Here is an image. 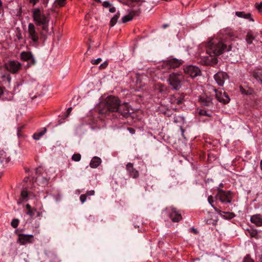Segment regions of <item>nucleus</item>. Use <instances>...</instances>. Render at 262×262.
<instances>
[{
  "label": "nucleus",
  "instance_id": "nucleus-15",
  "mask_svg": "<svg viewBox=\"0 0 262 262\" xmlns=\"http://www.w3.org/2000/svg\"><path fill=\"white\" fill-rule=\"evenodd\" d=\"M208 201L209 203L211 205V206L214 208V210L216 212H217L219 214H220L221 215H222V213H224V214H227V215L225 217L226 219H231L234 217V213H230V212H228L222 211L221 210H220L217 208L215 207L212 204L213 202V196L212 195H210L208 196Z\"/></svg>",
  "mask_w": 262,
  "mask_h": 262
},
{
  "label": "nucleus",
  "instance_id": "nucleus-48",
  "mask_svg": "<svg viewBox=\"0 0 262 262\" xmlns=\"http://www.w3.org/2000/svg\"><path fill=\"white\" fill-rule=\"evenodd\" d=\"M26 207L27 211L32 209L31 206L29 204L26 205Z\"/></svg>",
  "mask_w": 262,
  "mask_h": 262
},
{
  "label": "nucleus",
  "instance_id": "nucleus-35",
  "mask_svg": "<svg viewBox=\"0 0 262 262\" xmlns=\"http://www.w3.org/2000/svg\"><path fill=\"white\" fill-rule=\"evenodd\" d=\"M255 7L259 12H262V3H256Z\"/></svg>",
  "mask_w": 262,
  "mask_h": 262
},
{
  "label": "nucleus",
  "instance_id": "nucleus-6",
  "mask_svg": "<svg viewBox=\"0 0 262 262\" xmlns=\"http://www.w3.org/2000/svg\"><path fill=\"white\" fill-rule=\"evenodd\" d=\"M165 211L169 214V216L173 222H179L182 219L181 213L173 206L167 207Z\"/></svg>",
  "mask_w": 262,
  "mask_h": 262
},
{
  "label": "nucleus",
  "instance_id": "nucleus-5",
  "mask_svg": "<svg viewBox=\"0 0 262 262\" xmlns=\"http://www.w3.org/2000/svg\"><path fill=\"white\" fill-rule=\"evenodd\" d=\"M217 194L215 198L223 203H231L233 199L232 192L230 190L225 191L220 188H217Z\"/></svg>",
  "mask_w": 262,
  "mask_h": 262
},
{
  "label": "nucleus",
  "instance_id": "nucleus-17",
  "mask_svg": "<svg viewBox=\"0 0 262 262\" xmlns=\"http://www.w3.org/2000/svg\"><path fill=\"white\" fill-rule=\"evenodd\" d=\"M126 169L130 177L134 179H136L139 177V172L134 168L132 163H128L126 165Z\"/></svg>",
  "mask_w": 262,
  "mask_h": 262
},
{
  "label": "nucleus",
  "instance_id": "nucleus-53",
  "mask_svg": "<svg viewBox=\"0 0 262 262\" xmlns=\"http://www.w3.org/2000/svg\"><path fill=\"white\" fill-rule=\"evenodd\" d=\"M167 26H168V25H167V24H164V25H163L162 26V28H163V29H165L166 27H167Z\"/></svg>",
  "mask_w": 262,
  "mask_h": 262
},
{
  "label": "nucleus",
  "instance_id": "nucleus-58",
  "mask_svg": "<svg viewBox=\"0 0 262 262\" xmlns=\"http://www.w3.org/2000/svg\"><path fill=\"white\" fill-rule=\"evenodd\" d=\"M96 2L101 3L100 0H95Z\"/></svg>",
  "mask_w": 262,
  "mask_h": 262
},
{
  "label": "nucleus",
  "instance_id": "nucleus-10",
  "mask_svg": "<svg viewBox=\"0 0 262 262\" xmlns=\"http://www.w3.org/2000/svg\"><path fill=\"white\" fill-rule=\"evenodd\" d=\"M7 70L12 73H16L21 68V64L18 61H10L6 64Z\"/></svg>",
  "mask_w": 262,
  "mask_h": 262
},
{
  "label": "nucleus",
  "instance_id": "nucleus-51",
  "mask_svg": "<svg viewBox=\"0 0 262 262\" xmlns=\"http://www.w3.org/2000/svg\"><path fill=\"white\" fill-rule=\"evenodd\" d=\"M42 215V213L39 211L37 212V216H41Z\"/></svg>",
  "mask_w": 262,
  "mask_h": 262
},
{
  "label": "nucleus",
  "instance_id": "nucleus-31",
  "mask_svg": "<svg viewBox=\"0 0 262 262\" xmlns=\"http://www.w3.org/2000/svg\"><path fill=\"white\" fill-rule=\"evenodd\" d=\"M19 222V221L18 219H14L11 221V225L13 228H16L17 227Z\"/></svg>",
  "mask_w": 262,
  "mask_h": 262
},
{
  "label": "nucleus",
  "instance_id": "nucleus-43",
  "mask_svg": "<svg viewBox=\"0 0 262 262\" xmlns=\"http://www.w3.org/2000/svg\"><path fill=\"white\" fill-rule=\"evenodd\" d=\"M95 194V191L93 190L88 191L86 192V195H93Z\"/></svg>",
  "mask_w": 262,
  "mask_h": 262
},
{
  "label": "nucleus",
  "instance_id": "nucleus-8",
  "mask_svg": "<svg viewBox=\"0 0 262 262\" xmlns=\"http://www.w3.org/2000/svg\"><path fill=\"white\" fill-rule=\"evenodd\" d=\"M184 73L191 78H194L201 74L200 69L196 66L189 65L184 68Z\"/></svg>",
  "mask_w": 262,
  "mask_h": 262
},
{
  "label": "nucleus",
  "instance_id": "nucleus-54",
  "mask_svg": "<svg viewBox=\"0 0 262 262\" xmlns=\"http://www.w3.org/2000/svg\"><path fill=\"white\" fill-rule=\"evenodd\" d=\"M7 79H8V82H10L11 81V77L9 75L8 76Z\"/></svg>",
  "mask_w": 262,
  "mask_h": 262
},
{
  "label": "nucleus",
  "instance_id": "nucleus-11",
  "mask_svg": "<svg viewBox=\"0 0 262 262\" xmlns=\"http://www.w3.org/2000/svg\"><path fill=\"white\" fill-rule=\"evenodd\" d=\"M20 57L22 60L28 62V66H33L36 63V61L31 52H23L20 54Z\"/></svg>",
  "mask_w": 262,
  "mask_h": 262
},
{
  "label": "nucleus",
  "instance_id": "nucleus-50",
  "mask_svg": "<svg viewBox=\"0 0 262 262\" xmlns=\"http://www.w3.org/2000/svg\"><path fill=\"white\" fill-rule=\"evenodd\" d=\"M41 168L40 167H38L36 169V173L38 174L40 173L41 171Z\"/></svg>",
  "mask_w": 262,
  "mask_h": 262
},
{
  "label": "nucleus",
  "instance_id": "nucleus-22",
  "mask_svg": "<svg viewBox=\"0 0 262 262\" xmlns=\"http://www.w3.org/2000/svg\"><path fill=\"white\" fill-rule=\"evenodd\" d=\"M235 15L239 17L249 19L250 21H254V20L251 17V14L250 13H246L243 11H237L235 12Z\"/></svg>",
  "mask_w": 262,
  "mask_h": 262
},
{
  "label": "nucleus",
  "instance_id": "nucleus-59",
  "mask_svg": "<svg viewBox=\"0 0 262 262\" xmlns=\"http://www.w3.org/2000/svg\"><path fill=\"white\" fill-rule=\"evenodd\" d=\"M223 186V184L222 183H221L220 184V186L222 187Z\"/></svg>",
  "mask_w": 262,
  "mask_h": 262
},
{
  "label": "nucleus",
  "instance_id": "nucleus-1",
  "mask_svg": "<svg viewBox=\"0 0 262 262\" xmlns=\"http://www.w3.org/2000/svg\"><path fill=\"white\" fill-rule=\"evenodd\" d=\"M227 47L222 41L210 39L207 44L206 52L209 55L204 57L202 62L205 65L214 66L217 63L216 56L222 54Z\"/></svg>",
  "mask_w": 262,
  "mask_h": 262
},
{
  "label": "nucleus",
  "instance_id": "nucleus-3",
  "mask_svg": "<svg viewBox=\"0 0 262 262\" xmlns=\"http://www.w3.org/2000/svg\"><path fill=\"white\" fill-rule=\"evenodd\" d=\"M184 81V75L179 72L170 74L168 79V83L171 89L175 90H179L181 89Z\"/></svg>",
  "mask_w": 262,
  "mask_h": 262
},
{
  "label": "nucleus",
  "instance_id": "nucleus-23",
  "mask_svg": "<svg viewBox=\"0 0 262 262\" xmlns=\"http://www.w3.org/2000/svg\"><path fill=\"white\" fill-rule=\"evenodd\" d=\"M137 11H131L130 12H129V13L127 15H126L122 17V22L123 23H125L127 21H130L137 14Z\"/></svg>",
  "mask_w": 262,
  "mask_h": 262
},
{
  "label": "nucleus",
  "instance_id": "nucleus-57",
  "mask_svg": "<svg viewBox=\"0 0 262 262\" xmlns=\"http://www.w3.org/2000/svg\"><path fill=\"white\" fill-rule=\"evenodd\" d=\"M260 167H261V169L262 170V160L260 162Z\"/></svg>",
  "mask_w": 262,
  "mask_h": 262
},
{
  "label": "nucleus",
  "instance_id": "nucleus-33",
  "mask_svg": "<svg viewBox=\"0 0 262 262\" xmlns=\"http://www.w3.org/2000/svg\"><path fill=\"white\" fill-rule=\"evenodd\" d=\"M36 211V209H32L31 210H29L26 212L27 214L29 215L31 218H33L34 215V211Z\"/></svg>",
  "mask_w": 262,
  "mask_h": 262
},
{
  "label": "nucleus",
  "instance_id": "nucleus-60",
  "mask_svg": "<svg viewBox=\"0 0 262 262\" xmlns=\"http://www.w3.org/2000/svg\"><path fill=\"white\" fill-rule=\"evenodd\" d=\"M18 231V230H16L15 231V233H17V232Z\"/></svg>",
  "mask_w": 262,
  "mask_h": 262
},
{
  "label": "nucleus",
  "instance_id": "nucleus-13",
  "mask_svg": "<svg viewBox=\"0 0 262 262\" xmlns=\"http://www.w3.org/2000/svg\"><path fill=\"white\" fill-rule=\"evenodd\" d=\"M214 78L220 86H223L225 81L228 79V75L226 72H219L214 75Z\"/></svg>",
  "mask_w": 262,
  "mask_h": 262
},
{
  "label": "nucleus",
  "instance_id": "nucleus-25",
  "mask_svg": "<svg viewBox=\"0 0 262 262\" xmlns=\"http://www.w3.org/2000/svg\"><path fill=\"white\" fill-rule=\"evenodd\" d=\"M29 194L28 191L26 190H22L20 194L21 200H19L17 202V204H21L22 201H27L29 199Z\"/></svg>",
  "mask_w": 262,
  "mask_h": 262
},
{
  "label": "nucleus",
  "instance_id": "nucleus-41",
  "mask_svg": "<svg viewBox=\"0 0 262 262\" xmlns=\"http://www.w3.org/2000/svg\"><path fill=\"white\" fill-rule=\"evenodd\" d=\"M243 262H254L253 259L250 258V257L247 256L245 257Z\"/></svg>",
  "mask_w": 262,
  "mask_h": 262
},
{
  "label": "nucleus",
  "instance_id": "nucleus-2",
  "mask_svg": "<svg viewBox=\"0 0 262 262\" xmlns=\"http://www.w3.org/2000/svg\"><path fill=\"white\" fill-rule=\"evenodd\" d=\"M32 18L36 25L41 26L42 30L45 32L49 31V24L50 20V14L44 13L43 10L35 8L32 11Z\"/></svg>",
  "mask_w": 262,
  "mask_h": 262
},
{
  "label": "nucleus",
  "instance_id": "nucleus-16",
  "mask_svg": "<svg viewBox=\"0 0 262 262\" xmlns=\"http://www.w3.org/2000/svg\"><path fill=\"white\" fill-rule=\"evenodd\" d=\"M123 117H128L130 115L129 109L127 103H124L120 105L118 111H117Z\"/></svg>",
  "mask_w": 262,
  "mask_h": 262
},
{
  "label": "nucleus",
  "instance_id": "nucleus-45",
  "mask_svg": "<svg viewBox=\"0 0 262 262\" xmlns=\"http://www.w3.org/2000/svg\"><path fill=\"white\" fill-rule=\"evenodd\" d=\"M4 90H5V88H2V87L0 86V97L4 93Z\"/></svg>",
  "mask_w": 262,
  "mask_h": 262
},
{
  "label": "nucleus",
  "instance_id": "nucleus-49",
  "mask_svg": "<svg viewBox=\"0 0 262 262\" xmlns=\"http://www.w3.org/2000/svg\"><path fill=\"white\" fill-rule=\"evenodd\" d=\"M240 90H241V92H242V94H247V93H246V91L243 88L241 87Z\"/></svg>",
  "mask_w": 262,
  "mask_h": 262
},
{
  "label": "nucleus",
  "instance_id": "nucleus-52",
  "mask_svg": "<svg viewBox=\"0 0 262 262\" xmlns=\"http://www.w3.org/2000/svg\"><path fill=\"white\" fill-rule=\"evenodd\" d=\"M177 103L178 104H180L182 103V100L181 99L177 100Z\"/></svg>",
  "mask_w": 262,
  "mask_h": 262
},
{
  "label": "nucleus",
  "instance_id": "nucleus-19",
  "mask_svg": "<svg viewBox=\"0 0 262 262\" xmlns=\"http://www.w3.org/2000/svg\"><path fill=\"white\" fill-rule=\"evenodd\" d=\"M250 221L257 226H262V217L260 214L252 215L250 218Z\"/></svg>",
  "mask_w": 262,
  "mask_h": 262
},
{
  "label": "nucleus",
  "instance_id": "nucleus-18",
  "mask_svg": "<svg viewBox=\"0 0 262 262\" xmlns=\"http://www.w3.org/2000/svg\"><path fill=\"white\" fill-rule=\"evenodd\" d=\"M251 74L258 83L262 84V70L254 69L251 72Z\"/></svg>",
  "mask_w": 262,
  "mask_h": 262
},
{
  "label": "nucleus",
  "instance_id": "nucleus-44",
  "mask_svg": "<svg viewBox=\"0 0 262 262\" xmlns=\"http://www.w3.org/2000/svg\"><path fill=\"white\" fill-rule=\"evenodd\" d=\"M127 129L132 134H134L135 133V130L133 128L128 127L127 128Z\"/></svg>",
  "mask_w": 262,
  "mask_h": 262
},
{
  "label": "nucleus",
  "instance_id": "nucleus-14",
  "mask_svg": "<svg viewBox=\"0 0 262 262\" xmlns=\"http://www.w3.org/2000/svg\"><path fill=\"white\" fill-rule=\"evenodd\" d=\"M215 92V97L216 99L220 102H222L224 104L227 103L230 101V98L228 95L225 92H222L221 91H218L217 90L214 89Z\"/></svg>",
  "mask_w": 262,
  "mask_h": 262
},
{
  "label": "nucleus",
  "instance_id": "nucleus-21",
  "mask_svg": "<svg viewBox=\"0 0 262 262\" xmlns=\"http://www.w3.org/2000/svg\"><path fill=\"white\" fill-rule=\"evenodd\" d=\"M48 179L43 176L38 175L36 178V182L38 185L44 187L48 183Z\"/></svg>",
  "mask_w": 262,
  "mask_h": 262
},
{
  "label": "nucleus",
  "instance_id": "nucleus-29",
  "mask_svg": "<svg viewBox=\"0 0 262 262\" xmlns=\"http://www.w3.org/2000/svg\"><path fill=\"white\" fill-rule=\"evenodd\" d=\"M119 16L120 13L118 12L111 19L110 23L111 27H113L116 24Z\"/></svg>",
  "mask_w": 262,
  "mask_h": 262
},
{
  "label": "nucleus",
  "instance_id": "nucleus-27",
  "mask_svg": "<svg viewBox=\"0 0 262 262\" xmlns=\"http://www.w3.org/2000/svg\"><path fill=\"white\" fill-rule=\"evenodd\" d=\"M255 36H254L252 31H249L246 36V40L248 44L250 45L253 42V40H254Z\"/></svg>",
  "mask_w": 262,
  "mask_h": 262
},
{
  "label": "nucleus",
  "instance_id": "nucleus-42",
  "mask_svg": "<svg viewBox=\"0 0 262 262\" xmlns=\"http://www.w3.org/2000/svg\"><path fill=\"white\" fill-rule=\"evenodd\" d=\"M39 1V0H29V3L34 6Z\"/></svg>",
  "mask_w": 262,
  "mask_h": 262
},
{
  "label": "nucleus",
  "instance_id": "nucleus-37",
  "mask_svg": "<svg viewBox=\"0 0 262 262\" xmlns=\"http://www.w3.org/2000/svg\"><path fill=\"white\" fill-rule=\"evenodd\" d=\"M72 107H70L69 108H68L67 111V113H66V115H64L63 116V118L62 119H65L66 118H67L69 115L70 114L71 111H72Z\"/></svg>",
  "mask_w": 262,
  "mask_h": 262
},
{
  "label": "nucleus",
  "instance_id": "nucleus-46",
  "mask_svg": "<svg viewBox=\"0 0 262 262\" xmlns=\"http://www.w3.org/2000/svg\"><path fill=\"white\" fill-rule=\"evenodd\" d=\"M109 11L111 13H114L116 11V8L114 7H111L110 8Z\"/></svg>",
  "mask_w": 262,
  "mask_h": 262
},
{
  "label": "nucleus",
  "instance_id": "nucleus-39",
  "mask_svg": "<svg viewBox=\"0 0 262 262\" xmlns=\"http://www.w3.org/2000/svg\"><path fill=\"white\" fill-rule=\"evenodd\" d=\"M102 6L104 7L108 8L111 6V4L108 1H105L103 3Z\"/></svg>",
  "mask_w": 262,
  "mask_h": 262
},
{
  "label": "nucleus",
  "instance_id": "nucleus-9",
  "mask_svg": "<svg viewBox=\"0 0 262 262\" xmlns=\"http://www.w3.org/2000/svg\"><path fill=\"white\" fill-rule=\"evenodd\" d=\"M28 36L34 43H36L39 39V35L36 31L34 25L33 23H30L28 25Z\"/></svg>",
  "mask_w": 262,
  "mask_h": 262
},
{
  "label": "nucleus",
  "instance_id": "nucleus-40",
  "mask_svg": "<svg viewBox=\"0 0 262 262\" xmlns=\"http://www.w3.org/2000/svg\"><path fill=\"white\" fill-rule=\"evenodd\" d=\"M108 65V63L107 62H104L103 63L101 64L99 66V68L100 69H105Z\"/></svg>",
  "mask_w": 262,
  "mask_h": 262
},
{
  "label": "nucleus",
  "instance_id": "nucleus-26",
  "mask_svg": "<svg viewBox=\"0 0 262 262\" xmlns=\"http://www.w3.org/2000/svg\"><path fill=\"white\" fill-rule=\"evenodd\" d=\"M10 161L9 157H7V155L5 151L2 150H0V162L1 163L6 162L8 163Z\"/></svg>",
  "mask_w": 262,
  "mask_h": 262
},
{
  "label": "nucleus",
  "instance_id": "nucleus-61",
  "mask_svg": "<svg viewBox=\"0 0 262 262\" xmlns=\"http://www.w3.org/2000/svg\"><path fill=\"white\" fill-rule=\"evenodd\" d=\"M60 121V123H62L63 122V121Z\"/></svg>",
  "mask_w": 262,
  "mask_h": 262
},
{
  "label": "nucleus",
  "instance_id": "nucleus-4",
  "mask_svg": "<svg viewBox=\"0 0 262 262\" xmlns=\"http://www.w3.org/2000/svg\"><path fill=\"white\" fill-rule=\"evenodd\" d=\"M120 105L119 99L115 96L107 97L106 103L103 109L101 110L102 113H107V112H116Z\"/></svg>",
  "mask_w": 262,
  "mask_h": 262
},
{
  "label": "nucleus",
  "instance_id": "nucleus-55",
  "mask_svg": "<svg viewBox=\"0 0 262 262\" xmlns=\"http://www.w3.org/2000/svg\"><path fill=\"white\" fill-rule=\"evenodd\" d=\"M260 262H262V255L259 256Z\"/></svg>",
  "mask_w": 262,
  "mask_h": 262
},
{
  "label": "nucleus",
  "instance_id": "nucleus-20",
  "mask_svg": "<svg viewBox=\"0 0 262 262\" xmlns=\"http://www.w3.org/2000/svg\"><path fill=\"white\" fill-rule=\"evenodd\" d=\"M200 101L202 105L209 106L212 104V98L210 97L203 95L200 97Z\"/></svg>",
  "mask_w": 262,
  "mask_h": 262
},
{
  "label": "nucleus",
  "instance_id": "nucleus-34",
  "mask_svg": "<svg viewBox=\"0 0 262 262\" xmlns=\"http://www.w3.org/2000/svg\"><path fill=\"white\" fill-rule=\"evenodd\" d=\"M102 61L101 58H98L97 59H92L91 62L93 64H98Z\"/></svg>",
  "mask_w": 262,
  "mask_h": 262
},
{
  "label": "nucleus",
  "instance_id": "nucleus-7",
  "mask_svg": "<svg viewBox=\"0 0 262 262\" xmlns=\"http://www.w3.org/2000/svg\"><path fill=\"white\" fill-rule=\"evenodd\" d=\"M183 62L181 59L169 58L163 62V67L166 69H174L179 67Z\"/></svg>",
  "mask_w": 262,
  "mask_h": 262
},
{
  "label": "nucleus",
  "instance_id": "nucleus-30",
  "mask_svg": "<svg viewBox=\"0 0 262 262\" xmlns=\"http://www.w3.org/2000/svg\"><path fill=\"white\" fill-rule=\"evenodd\" d=\"M66 0H55L54 6L55 7H62L65 5Z\"/></svg>",
  "mask_w": 262,
  "mask_h": 262
},
{
  "label": "nucleus",
  "instance_id": "nucleus-38",
  "mask_svg": "<svg viewBox=\"0 0 262 262\" xmlns=\"http://www.w3.org/2000/svg\"><path fill=\"white\" fill-rule=\"evenodd\" d=\"M86 200V194H81L80 196V200L82 203L85 202Z\"/></svg>",
  "mask_w": 262,
  "mask_h": 262
},
{
  "label": "nucleus",
  "instance_id": "nucleus-32",
  "mask_svg": "<svg viewBox=\"0 0 262 262\" xmlns=\"http://www.w3.org/2000/svg\"><path fill=\"white\" fill-rule=\"evenodd\" d=\"M72 160L78 162L81 159V155L80 154H74L72 157Z\"/></svg>",
  "mask_w": 262,
  "mask_h": 262
},
{
  "label": "nucleus",
  "instance_id": "nucleus-12",
  "mask_svg": "<svg viewBox=\"0 0 262 262\" xmlns=\"http://www.w3.org/2000/svg\"><path fill=\"white\" fill-rule=\"evenodd\" d=\"M18 236L17 242L21 245H24L28 243H32V238L33 237L32 234H25L21 233H17Z\"/></svg>",
  "mask_w": 262,
  "mask_h": 262
},
{
  "label": "nucleus",
  "instance_id": "nucleus-56",
  "mask_svg": "<svg viewBox=\"0 0 262 262\" xmlns=\"http://www.w3.org/2000/svg\"><path fill=\"white\" fill-rule=\"evenodd\" d=\"M193 231L195 234L198 233V231L196 229H193Z\"/></svg>",
  "mask_w": 262,
  "mask_h": 262
},
{
  "label": "nucleus",
  "instance_id": "nucleus-24",
  "mask_svg": "<svg viewBox=\"0 0 262 262\" xmlns=\"http://www.w3.org/2000/svg\"><path fill=\"white\" fill-rule=\"evenodd\" d=\"M101 160L100 158L94 157L91 160L90 166L93 168H97L101 163Z\"/></svg>",
  "mask_w": 262,
  "mask_h": 262
},
{
  "label": "nucleus",
  "instance_id": "nucleus-36",
  "mask_svg": "<svg viewBox=\"0 0 262 262\" xmlns=\"http://www.w3.org/2000/svg\"><path fill=\"white\" fill-rule=\"evenodd\" d=\"M199 114L201 116H210L207 113V111L204 110H200L199 112Z\"/></svg>",
  "mask_w": 262,
  "mask_h": 262
},
{
  "label": "nucleus",
  "instance_id": "nucleus-28",
  "mask_svg": "<svg viewBox=\"0 0 262 262\" xmlns=\"http://www.w3.org/2000/svg\"><path fill=\"white\" fill-rule=\"evenodd\" d=\"M47 132L46 128H43V129L41 131L36 132L34 134L33 136V138L34 139L37 140L40 139V138L45 134Z\"/></svg>",
  "mask_w": 262,
  "mask_h": 262
},
{
  "label": "nucleus",
  "instance_id": "nucleus-47",
  "mask_svg": "<svg viewBox=\"0 0 262 262\" xmlns=\"http://www.w3.org/2000/svg\"><path fill=\"white\" fill-rule=\"evenodd\" d=\"M3 11L2 2L1 0H0V14H1Z\"/></svg>",
  "mask_w": 262,
  "mask_h": 262
}]
</instances>
